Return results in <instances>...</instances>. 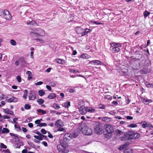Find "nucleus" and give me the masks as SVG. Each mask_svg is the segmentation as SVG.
I'll return each mask as SVG.
<instances>
[{"label": "nucleus", "instance_id": "f257e3e1", "mask_svg": "<svg viewBox=\"0 0 153 153\" xmlns=\"http://www.w3.org/2000/svg\"><path fill=\"white\" fill-rule=\"evenodd\" d=\"M140 136V134L134 132L132 131L129 130L124 133L123 135L121 137L120 139L122 141L135 140L139 138Z\"/></svg>", "mask_w": 153, "mask_h": 153}, {"label": "nucleus", "instance_id": "f03ea898", "mask_svg": "<svg viewBox=\"0 0 153 153\" xmlns=\"http://www.w3.org/2000/svg\"><path fill=\"white\" fill-rule=\"evenodd\" d=\"M77 130L79 131H81L84 134L86 135H91L93 133L92 129L85 125H80L78 127Z\"/></svg>", "mask_w": 153, "mask_h": 153}, {"label": "nucleus", "instance_id": "7ed1b4c3", "mask_svg": "<svg viewBox=\"0 0 153 153\" xmlns=\"http://www.w3.org/2000/svg\"><path fill=\"white\" fill-rule=\"evenodd\" d=\"M33 33L40 35L41 36H44L45 34V31L40 28H37L35 30H34L33 32H30V34L31 35Z\"/></svg>", "mask_w": 153, "mask_h": 153}, {"label": "nucleus", "instance_id": "20e7f679", "mask_svg": "<svg viewBox=\"0 0 153 153\" xmlns=\"http://www.w3.org/2000/svg\"><path fill=\"white\" fill-rule=\"evenodd\" d=\"M105 130L106 132L109 133V136H111L112 133L114 131L113 128L111 125H105Z\"/></svg>", "mask_w": 153, "mask_h": 153}, {"label": "nucleus", "instance_id": "39448f33", "mask_svg": "<svg viewBox=\"0 0 153 153\" xmlns=\"http://www.w3.org/2000/svg\"><path fill=\"white\" fill-rule=\"evenodd\" d=\"M3 16L6 20H10L11 19L12 16L8 11L5 10L3 12Z\"/></svg>", "mask_w": 153, "mask_h": 153}, {"label": "nucleus", "instance_id": "423d86ee", "mask_svg": "<svg viewBox=\"0 0 153 153\" xmlns=\"http://www.w3.org/2000/svg\"><path fill=\"white\" fill-rule=\"evenodd\" d=\"M6 98L7 99L5 100V101L9 103L16 102L18 101V99L13 96H12L10 98L8 96Z\"/></svg>", "mask_w": 153, "mask_h": 153}, {"label": "nucleus", "instance_id": "0eeeda50", "mask_svg": "<svg viewBox=\"0 0 153 153\" xmlns=\"http://www.w3.org/2000/svg\"><path fill=\"white\" fill-rule=\"evenodd\" d=\"M57 148L59 153H67L65 151V148L61 144H59L57 146Z\"/></svg>", "mask_w": 153, "mask_h": 153}, {"label": "nucleus", "instance_id": "6e6552de", "mask_svg": "<svg viewBox=\"0 0 153 153\" xmlns=\"http://www.w3.org/2000/svg\"><path fill=\"white\" fill-rule=\"evenodd\" d=\"M95 132L98 134H101L102 133V129L100 128L99 124L96 125L94 127Z\"/></svg>", "mask_w": 153, "mask_h": 153}, {"label": "nucleus", "instance_id": "1a4fd4ad", "mask_svg": "<svg viewBox=\"0 0 153 153\" xmlns=\"http://www.w3.org/2000/svg\"><path fill=\"white\" fill-rule=\"evenodd\" d=\"M28 98L30 100H34L36 98V95L35 93L33 91H30L29 93Z\"/></svg>", "mask_w": 153, "mask_h": 153}, {"label": "nucleus", "instance_id": "9d476101", "mask_svg": "<svg viewBox=\"0 0 153 153\" xmlns=\"http://www.w3.org/2000/svg\"><path fill=\"white\" fill-rule=\"evenodd\" d=\"M79 111L81 114L82 115L85 114L87 112V107H85V106L79 107Z\"/></svg>", "mask_w": 153, "mask_h": 153}, {"label": "nucleus", "instance_id": "9b49d317", "mask_svg": "<svg viewBox=\"0 0 153 153\" xmlns=\"http://www.w3.org/2000/svg\"><path fill=\"white\" fill-rule=\"evenodd\" d=\"M89 64L94 65H102L103 63L100 61L99 60H94L91 61H89Z\"/></svg>", "mask_w": 153, "mask_h": 153}, {"label": "nucleus", "instance_id": "f8f14e48", "mask_svg": "<svg viewBox=\"0 0 153 153\" xmlns=\"http://www.w3.org/2000/svg\"><path fill=\"white\" fill-rule=\"evenodd\" d=\"M142 123L143 124L142 125V126L143 128H145L147 127H149L150 128H152V126L150 123H147L144 121Z\"/></svg>", "mask_w": 153, "mask_h": 153}, {"label": "nucleus", "instance_id": "ddd939ff", "mask_svg": "<svg viewBox=\"0 0 153 153\" xmlns=\"http://www.w3.org/2000/svg\"><path fill=\"white\" fill-rule=\"evenodd\" d=\"M55 125L56 127H62L64 126V124L61 120L59 119L56 121Z\"/></svg>", "mask_w": 153, "mask_h": 153}, {"label": "nucleus", "instance_id": "4468645a", "mask_svg": "<svg viewBox=\"0 0 153 153\" xmlns=\"http://www.w3.org/2000/svg\"><path fill=\"white\" fill-rule=\"evenodd\" d=\"M26 23L27 25L30 26H38V24L34 20L31 21L30 22H26Z\"/></svg>", "mask_w": 153, "mask_h": 153}, {"label": "nucleus", "instance_id": "2eb2a0df", "mask_svg": "<svg viewBox=\"0 0 153 153\" xmlns=\"http://www.w3.org/2000/svg\"><path fill=\"white\" fill-rule=\"evenodd\" d=\"M142 101L145 104H148L150 102H152V101L150 100H146L144 98H141Z\"/></svg>", "mask_w": 153, "mask_h": 153}, {"label": "nucleus", "instance_id": "dca6fc26", "mask_svg": "<svg viewBox=\"0 0 153 153\" xmlns=\"http://www.w3.org/2000/svg\"><path fill=\"white\" fill-rule=\"evenodd\" d=\"M80 58L82 59H87L91 57V56L86 53H84L81 55Z\"/></svg>", "mask_w": 153, "mask_h": 153}, {"label": "nucleus", "instance_id": "f3484780", "mask_svg": "<svg viewBox=\"0 0 153 153\" xmlns=\"http://www.w3.org/2000/svg\"><path fill=\"white\" fill-rule=\"evenodd\" d=\"M4 111L5 113L10 114L11 115H14L13 112L8 108L4 109Z\"/></svg>", "mask_w": 153, "mask_h": 153}, {"label": "nucleus", "instance_id": "a211bd4d", "mask_svg": "<svg viewBox=\"0 0 153 153\" xmlns=\"http://www.w3.org/2000/svg\"><path fill=\"white\" fill-rule=\"evenodd\" d=\"M87 112H89L90 113H93L96 112L95 109L90 107H87Z\"/></svg>", "mask_w": 153, "mask_h": 153}, {"label": "nucleus", "instance_id": "6ab92c4d", "mask_svg": "<svg viewBox=\"0 0 153 153\" xmlns=\"http://www.w3.org/2000/svg\"><path fill=\"white\" fill-rule=\"evenodd\" d=\"M127 73L128 70L126 69H123L120 71V74L123 76H125L127 75Z\"/></svg>", "mask_w": 153, "mask_h": 153}, {"label": "nucleus", "instance_id": "aec40b11", "mask_svg": "<svg viewBox=\"0 0 153 153\" xmlns=\"http://www.w3.org/2000/svg\"><path fill=\"white\" fill-rule=\"evenodd\" d=\"M55 60L56 62L59 64H64L65 63V61L62 59H57Z\"/></svg>", "mask_w": 153, "mask_h": 153}, {"label": "nucleus", "instance_id": "412c9836", "mask_svg": "<svg viewBox=\"0 0 153 153\" xmlns=\"http://www.w3.org/2000/svg\"><path fill=\"white\" fill-rule=\"evenodd\" d=\"M62 105L66 108H68L70 106V102H65L62 103Z\"/></svg>", "mask_w": 153, "mask_h": 153}, {"label": "nucleus", "instance_id": "4be33fe9", "mask_svg": "<svg viewBox=\"0 0 153 153\" xmlns=\"http://www.w3.org/2000/svg\"><path fill=\"white\" fill-rule=\"evenodd\" d=\"M83 30L80 27H77L75 29V31L78 34H79L83 31Z\"/></svg>", "mask_w": 153, "mask_h": 153}, {"label": "nucleus", "instance_id": "5701e85b", "mask_svg": "<svg viewBox=\"0 0 153 153\" xmlns=\"http://www.w3.org/2000/svg\"><path fill=\"white\" fill-rule=\"evenodd\" d=\"M111 47L110 48V50L113 53L115 51V45L114 43H111L110 44Z\"/></svg>", "mask_w": 153, "mask_h": 153}, {"label": "nucleus", "instance_id": "b1692460", "mask_svg": "<svg viewBox=\"0 0 153 153\" xmlns=\"http://www.w3.org/2000/svg\"><path fill=\"white\" fill-rule=\"evenodd\" d=\"M56 97L55 94L54 93H51L49 94L48 96L49 99H53Z\"/></svg>", "mask_w": 153, "mask_h": 153}, {"label": "nucleus", "instance_id": "393cba45", "mask_svg": "<svg viewBox=\"0 0 153 153\" xmlns=\"http://www.w3.org/2000/svg\"><path fill=\"white\" fill-rule=\"evenodd\" d=\"M89 23L90 24H95L96 25L102 24V23L98 22L96 21H94V20H91L90 21Z\"/></svg>", "mask_w": 153, "mask_h": 153}, {"label": "nucleus", "instance_id": "a878e982", "mask_svg": "<svg viewBox=\"0 0 153 153\" xmlns=\"http://www.w3.org/2000/svg\"><path fill=\"white\" fill-rule=\"evenodd\" d=\"M72 135L69 134H66L64 136V139L69 140L70 138H71Z\"/></svg>", "mask_w": 153, "mask_h": 153}, {"label": "nucleus", "instance_id": "bb28decb", "mask_svg": "<svg viewBox=\"0 0 153 153\" xmlns=\"http://www.w3.org/2000/svg\"><path fill=\"white\" fill-rule=\"evenodd\" d=\"M24 94L23 95V97L25 99H26L27 98L28 90L27 89L25 90L24 91Z\"/></svg>", "mask_w": 153, "mask_h": 153}, {"label": "nucleus", "instance_id": "cd10ccee", "mask_svg": "<svg viewBox=\"0 0 153 153\" xmlns=\"http://www.w3.org/2000/svg\"><path fill=\"white\" fill-rule=\"evenodd\" d=\"M83 102L82 101H80L78 102L77 105H76V107L78 108V109H79V107L80 106H83L84 105H83Z\"/></svg>", "mask_w": 153, "mask_h": 153}, {"label": "nucleus", "instance_id": "c85d7f7f", "mask_svg": "<svg viewBox=\"0 0 153 153\" xmlns=\"http://www.w3.org/2000/svg\"><path fill=\"white\" fill-rule=\"evenodd\" d=\"M9 132L10 131L8 129L5 128H3V129H2V130L1 131V132L3 134L7 133H9Z\"/></svg>", "mask_w": 153, "mask_h": 153}, {"label": "nucleus", "instance_id": "c756f323", "mask_svg": "<svg viewBox=\"0 0 153 153\" xmlns=\"http://www.w3.org/2000/svg\"><path fill=\"white\" fill-rule=\"evenodd\" d=\"M38 94L40 96H42L45 94V92L44 90H40L38 91Z\"/></svg>", "mask_w": 153, "mask_h": 153}, {"label": "nucleus", "instance_id": "7c9ffc66", "mask_svg": "<svg viewBox=\"0 0 153 153\" xmlns=\"http://www.w3.org/2000/svg\"><path fill=\"white\" fill-rule=\"evenodd\" d=\"M37 102L38 103L39 105H42L44 102V101L42 99L40 98L38 99Z\"/></svg>", "mask_w": 153, "mask_h": 153}, {"label": "nucleus", "instance_id": "2f4dec72", "mask_svg": "<svg viewBox=\"0 0 153 153\" xmlns=\"http://www.w3.org/2000/svg\"><path fill=\"white\" fill-rule=\"evenodd\" d=\"M21 146L20 143H16L14 144V146L16 148H19Z\"/></svg>", "mask_w": 153, "mask_h": 153}, {"label": "nucleus", "instance_id": "473e14b6", "mask_svg": "<svg viewBox=\"0 0 153 153\" xmlns=\"http://www.w3.org/2000/svg\"><path fill=\"white\" fill-rule=\"evenodd\" d=\"M56 84V82L55 81H53L50 82L49 83V85L51 86L54 87L55 86Z\"/></svg>", "mask_w": 153, "mask_h": 153}, {"label": "nucleus", "instance_id": "72a5a7b5", "mask_svg": "<svg viewBox=\"0 0 153 153\" xmlns=\"http://www.w3.org/2000/svg\"><path fill=\"white\" fill-rule=\"evenodd\" d=\"M15 128L16 129V130L17 131H20L21 129V128L20 126L17 124H15L14 125Z\"/></svg>", "mask_w": 153, "mask_h": 153}, {"label": "nucleus", "instance_id": "f704fd0d", "mask_svg": "<svg viewBox=\"0 0 153 153\" xmlns=\"http://www.w3.org/2000/svg\"><path fill=\"white\" fill-rule=\"evenodd\" d=\"M38 112L39 113H41L42 114L46 113V111H45L40 109L38 110Z\"/></svg>", "mask_w": 153, "mask_h": 153}, {"label": "nucleus", "instance_id": "c9c22d12", "mask_svg": "<svg viewBox=\"0 0 153 153\" xmlns=\"http://www.w3.org/2000/svg\"><path fill=\"white\" fill-rule=\"evenodd\" d=\"M69 71L70 72L73 73H79V72L77 69H70Z\"/></svg>", "mask_w": 153, "mask_h": 153}, {"label": "nucleus", "instance_id": "e433bc0d", "mask_svg": "<svg viewBox=\"0 0 153 153\" xmlns=\"http://www.w3.org/2000/svg\"><path fill=\"white\" fill-rule=\"evenodd\" d=\"M116 133L117 135H120L123 134V132L121 130H115Z\"/></svg>", "mask_w": 153, "mask_h": 153}, {"label": "nucleus", "instance_id": "4c0bfd02", "mask_svg": "<svg viewBox=\"0 0 153 153\" xmlns=\"http://www.w3.org/2000/svg\"><path fill=\"white\" fill-rule=\"evenodd\" d=\"M102 120L105 122H108L110 121V119L108 117H105L102 118Z\"/></svg>", "mask_w": 153, "mask_h": 153}, {"label": "nucleus", "instance_id": "58836bf2", "mask_svg": "<svg viewBox=\"0 0 153 153\" xmlns=\"http://www.w3.org/2000/svg\"><path fill=\"white\" fill-rule=\"evenodd\" d=\"M11 44L13 46H15L16 45V42L13 39H11L10 41Z\"/></svg>", "mask_w": 153, "mask_h": 153}, {"label": "nucleus", "instance_id": "ea45409f", "mask_svg": "<svg viewBox=\"0 0 153 153\" xmlns=\"http://www.w3.org/2000/svg\"><path fill=\"white\" fill-rule=\"evenodd\" d=\"M145 85H146V86L148 88H150L152 87L151 86V83H150L149 82H148L145 81Z\"/></svg>", "mask_w": 153, "mask_h": 153}, {"label": "nucleus", "instance_id": "a19ab883", "mask_svg": "<svg viewBox=\"0 0 153 153\" xmlns=\"http://www.w3.org/2000/svg\"><path fill=\"white\" fill-rule=\"evenodd\" d=\"M36 42H39L41 44H43L45 43V41L42 39H36Z\"/></svg>", "mask_w": 153, "mask_h": 153}, {"label": "nucleus", "instance_id": "79ce46f5", "mask_svg": "<svg viewBox=\"0 0 153 153\" xmlns=\"http://www.w3.org/2000/svg\"><path fill=\"white\" fill-rule=\"evenodd\" d=\"M150 14V13L148 11H145L144 13L143 14L145 18H146Z\"/></svg>", "mask_w": 153, "mask_h": 153}, {"label": "nucleus", "instance_id": "37998d69", "mask_svg": "<svg viewBox=\"0 0 153 153\" xmlns=\"http://www.w3.org/2000/svg\"><path fill=\"white\" fill-rule=\"evenodd\" d=\"M53 107L56 109H58L60 108V106L56 103H55L53 105Z\"/></svg>", "mask_w": 153, "mask_h": 153}, {"label": "nucleus", "instance_id": "c03bdc74", "mask_svg": "<svg viewBox=\"0 0 153 153\" xmlns=\"http://www.w3.org/2000/svg\"><path fill=\"white\" fill-rule=\"evenodd\" d=\"M31 106L28 104H26L25 105V108L27 110H28L30 109Z\"/></svg>", "mask_w": 153, "mask_h": 153}, {"label": "nucleus", "instance_id": "a18cd8bd", "mask_svg": "<svg viewBox=\"0 0 153 153\" xmlns=\"http://www.w3.org/2000/svg\"><path fill=\"white\" fill-rule=\"evenodd\" d=\"M58 131H63L64 132H65L66 131V130L64 128H62V127H59L57 129Z\"/></svg>", "mask_w": 153, "mask_h": 153}, {"label": "nucleus", "instance_id": "49530a36", "mask_svg": "<svg viewBox=\"0 0 153 153\" xmlns=\"http://www.w3.org/2000/svg\"><path fill=\"white\" fill-rule=\"evenodd\" d=\"M34 137L39 140H42V137L40 136H37V135H35L34 136Z\"/></svg>", "mask_w": 153, "mask_h": 153}, {"label": "nucleus", "instance_id": "de8ad7c7", "mask_svg": "<svg viewBox=\"0 0 153 153\" xmlns=\"http://www.w3.org/2000/svg\"><path fill=\"white\" fill-rule=\"evenodd\" d=\"M28 144L31 147L35 148H36V146L32 142H30L29 143H28Z\"/></svg>", "mask_w": 153, "mask_h": 153}, {"label": "nucleus", "instance_id": "09e8293b", "mask_svg": "<svg viewBox=\"0 0 153 153\" xmlns=\"http://www.w3.org/2000/svg\"><path fill=\"white\" fill-rule=\"evenodd\" d=\"M16 79L19 82H20L22 81V78L20 76H17Z\"/></svg>", "mask_w": 153, "mask_h": 153}, {"label": "nucleus", "instance_id": "8fccbe9b", "mask_svg": "<svg viewBox=\"0 0 153 153\" xmlns=\"http://www.w3.org/2000/svg\"><path fill=\"white\" fill-rule=\"evenodd\" d=\"M128 126L131 128H135L137 126V125L134 124H131Z\"/></svg>", "mask_w": 153, "mask_h": 153}, {"label": "nucleus", "instance_id": "3c124183", "mask_svg": "<svg viewBox=\"0 0 153 153\" xmlns=\"http://www.w3.org/2000/svg\"><path fill=\"white\" fill-rule=\"evenodd\" d=\"M47 125L45 123H41L39 126V127L46 126Z\"/></svg>", "mask_w": 153, "mask_h": 153}, {"label": "nucleus", "instance_id": "603ef678", "mask_svg": "<svg viewBox=\"0 0 153 153\" xmlns=\"http://www.w3.org/2000/svg\"><path fill=\"white\" fill-rule=\"evenodd\" d=\"M98 107L100 109H104L105 108V106L104 105L100 104L98 105Z\"/></svg>", "mask_w": 153, "mask_h": 153}, {"label": "nucleus", "instance_id": "864d4df0", "mask_svg": "<svg viewBox=\"0 0 153 153\" xmlns=\"http://www.w3.org/2000/svg\"><path fill=\"white\" fill-rule=\"evenodd\" d=\"M35 123L36 124H37L36 126L37 127L39 126L40 123L41 122H40V120H36L35 121Z\"/></svg>", "mask_w": 153, "mask_h": 153}, {"label": "nucleus", "instance_id": "5fc2aeb1", "mask_svg": "<svg viewBox=\"0 0 153 153\" xmlns=\"http://www.w3.org/2000/svg\"><path fill=\"white\" fill-rule=\"evenodd\" d=\"M85 33L87 34L88 33L90 32L91 30L89 29L85 28Z\"/></svg>", "mask_w": 153, "mask_h": 153}, {"label": "nucleus", "instance_id": "6e6d98bb", "mask_svg": "<svg viewBox=\"0 0 153 153\" xmlns=\"http://www.w3.org/2000/svg\"><path fill=\"white\" fill-rule=\"evenodd\" d=\"M43 83V82L42 81H39L35 83V85H42Z\"/></svg>", "mask_w": 153, "mask_h": 153}, {"label": "nucleus", "instance_id": "4d7b16f0", "mask_svg": "<svg viewBox=\"0 0 153 153\" xmlns=\"http://www.w3.org/2000/svg\"><path fill=\"white\" fill-rule=\"evenodd\" d=\"M130 143L129 142H127L123 145L124 148H126L128 145H129Z\"/></svg>", "mask_w": 153, "mask_h": 153}, {"label": "nucleus", "instance_id": "13d9d810", "mask_svg": "<svg viewBox=\"0 0 153 153\" xmlns=\"http://www.w3.org/2000/svg\"><path fill=\"white\" fill-rule=\"evenodd\" d=\"M1 148L4 149H6L7 148L6 146L4 145L3 143H1Z\"/></svg>", "mask_w": 153, "mask_h": 153}, {"label": "nucleus", "instance_id": "bf43d9fd", "mask_svg": "<svg viewBox=\"0 0 153 153\" xmlns=\"http://www.w3.org/2000/svg\"><path fill=\"white\" fill-rule=\"evenodd\" d=\"M41 132L43 134H45L46 133V131L44 129H42L41 130Z\"/></svg>", "mask_w": 153, "mask_h": 153}, {"label": "nucleus", "instance_id": "052dcab7", "mask_svg": "<svg viewBox=\"0 0 153 153\" xmlns=\"http://www.w3.org/2000/svg\"><path fill=\"white\" fill-rule=\"evenodd\" d=\"M109 134H110L109 133L107 132V133L105 135V137L108 139L110 138L111 136H109Z\"/></svg>", "mask_w": 153, "mask_h": 153}, {"label": "nucleus", "instance_id": "680f3d73", "mask_svg": "<svg viewBox=\"0 0 153 153\" xmlns=\"http://www.w3.org/2000/svg\"><path fill=\"white\" fill-rule=\"evenodd\" d=\"M5 121V120L4 119V116H1V117H0V121L4 122Z\"/></svg>", "mask_w": 153, "mask_h": 153}, {"label": "nucleus", "instance_id": "e2e57ef3", "mask_svg": "<svg viewBox=\"0 0 153 153\" xmlns=\"http://www.w3.org/2000/svg\"><path fill=\"white\" fill-rule=\"evenodd\" d=\"M14 141H16L17 140H18V137L17 136V135H16V136H15L14 138Z\"/></svg>", "mask_w": 153, "mask_h": 153}, {"label": "nucleus", "instance_id": "0e129e2a", "mask_svg": "<svg viewBox=\"0 0 153 153\" xmlns=\"http://www.w3.org/2000/svg\"><path fill=\"white\" fill-rule=\"evenodd\" d=\"M46 88H47V89H48V90L50 91H51V87L50 86L47 85L46 86Z\"/></svg>", "mask_w": 153, "mask_h": 153}, {"label": "nucleus", "instance_id": "69168bd1", "mask_svg": "<svg viewBox=\"0 0 153 153\" xmlns=\"http://www.w3.org/2000/svg\"><path fill=\"white\" fill-rule=\"evenodd\" d=\"M48 137L51 138H53V136L51 134L50 132H48Z\"/></svg>", "mask_w": 153, "mask_h": 153}, {"label": "nucleus", "instance_id": "338daca9", "mask_svg": "<svg viewBox=\"0 0 153 153\" xmlns=\"http://www.w3.org/2000/svg\"><path fill=\"white\" fill-rule=\"evenodd\" d=\"M22 129L23 132H27V130L25 128L22 127Z\"/></svg>", "mask_w": 153, "mask_h": 153}, {"label": "nucleus", "instance_id": "774afa93", "mask_svg": "<svg viewBox=\"0 0 153 153\" xmlns=\"http://www.w3.org/2000/svg\"><path fill=\"white\" fill-rule=\"evenodd\" d=\"M3 152L5 153H10V152L8 149L4 150Z\"/></svg>", "mask_w": 153, "mask_h": 153}]
</instances>
